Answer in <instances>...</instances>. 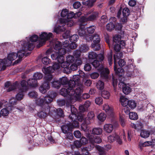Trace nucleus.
<instances>
[{
    "label": "nucleus",
    "instance_id": "a878e982",
    "mask_svg": "<svg viewBox=\"0 0 155 155\" xmlns=\"http://www.w3.org/2000/svg\"><path fill=\"white\" fill-rule=\"evenodd\" d=\"M114 127L113 125L110 124H105L103 127V129L106 133H110L113 130Z\"/></svg>",
    "mask_w": 155,
    "mask_h": 155
},
{
    "label": "nucleus",
    "instance_id": "0eeeda50",
    "mask_svg": "<svg viewBox=\"0 0 155 155\" xmlns=\"http://www.w3.org/2000/svg\"><path fill=\"white\" fill-rule=\"evenodd\" d=\"M134 60L131 59L128 60L129 63L125 67L126 71V76L128 79L133 78L139 74V72L136 66L133 64Z\"/></svg>",
    "mask_w": 155,
    "mask_h": 155
},
{
    "label": "nucleus",
    "instance_id": "5fc2aeb1",
    "mask_svg": "<svg viewBox=\"0 0 155 155\" xmlns=\"http://www.w3.org/2000/svg\"><path fill=\"white\" fill-rule=\"evenodd\" d=\"M87 117L89 120H93L95 118V115L93 111L89 112L87 114Z\"/></svg>",
    "mask_w": 155,
    "mask_h": 155
},
{
    "label": "nucleus",
    "instance_id": "b1692460",
    "mask_svg": "<svg viewBox=\"0 0 155 155\" xmlns=\"http://www.w3.org/2000/svg\"><path fill=\"white\" fill-rule=\"evenodd\" d=\"M80 23L81 22H79V21H78V25H79V29L78 30V34L79 36L83 37V38H85L86 39V38H87L88 36V35H85L84 30L85 27L84 26V25H80Z\"/></svg>",
    "mask_w": 155,
    "mask_h": 155
},
{
    "label": "nucleus",
    "instance_id": "412c9836",
    "mask_svg": "<svg viewBox=\"0 0 155 155\" xmlns=\"http://www.w3.org/2000/svg\"><path fill=\"white\" fill-rule=\"evenodd\" d=\"M115 27L116 29L118 30H120L122 27V26L121 24L119 23H117L116 24V25L113 23L110 22L109 23L107 24L106 25V29L107 30L109 31H111Z\"/></svg>",
    "mask_w": 155,
    "mask_h": 155
},
{
    "label": "nucleus",
    "instance_id": "0e129e2a",
    "mask_svg": "<svg viewBox=\"0 0 155 155\" xmlns=\"http://www.w3.org/2000/svg\"><path fill=\"white\" fill-rule=\"evenodd\" d=\"M58 104L60 106H62L65 105L66 101L64 99H59L57 101Z\"/></svg>",
    "mask_w": 155,
    "mask_h": 155
},
{
    "label": "nucleus",
    "instance_id": "7c9ffc66",
    "mask_svg": "<svg viewBox=\"0 0 155 155\" xmlns=\"http://www.w3.org/2000/svg\"><path fill=\"white\" fill-rule=\"evenodd\" d=\"M103 132V130L102 128L100 127H95L93 128L92 130V135H100Z\"/></svg>",
    "mask_w": 155,
    "mask_h": 155
},
{
    "label": "nucleus",
    "instance_id": "f257e3e1",
    "mask_svg": "<svg viewBox=\"0 0 155 155\" xmlns=\"http://www.w3.org/2000/svg\"><path fill=\"white\" fill-rule=\"evenodd\" d=\"M61 50V55L59 56L57 53L53 54L51 55L52 59L57 60L58 63H54L52 66H49L47 68H44L42 69L43 72L45 74V79L44 82L39 87V90L43 94L45 93L47 90L49 89L50 82L52 78L51 74L55 70L59 69L61 66L62 68H64V72L68 73L70 72V70L68 68L69 64L66 61H65L64 55L65 54V51L63 49H62Z\"/></svg>",
    "mask_w": 155,
    "mask_h": 155
},
{
    "label": "nucleus",
    "instance_id": "393cba45",
    "mask_svg": "<svg viewBox=\"0 0 155 155\" xmlns=\"http://www.w3.org/2000/svg\"><path fill=\"white\" fill-rule=\"evenodd\" d=\"M82 63V61L81 59L75 60L74 63L70 66V69L73 71L76 70L78 69V66L81 65Z\"/></svg>",
    "mask_w": 155,
    "mask_h": 155
},
{
    "label": "nucleus",
    "instance_id": "f03ea898",
    "mask_svg": "<svg viewBox=\"0 0 155 155\" xmlns=\"http://www.w3.org/2000/svg\"><path fill=\"white\" fill-rule=\"evenodd\" d=\"M78 74L73 76L72 80H70L68 83V87L62 88L60 91V94L63 96H67L68 98L75 101L79 98L83 92V86L82 85L75 87L80 80Z\"/></svg>",
    "mask_w": 155,
    "mask_h": 155
},
{
    "label": "nucleus",
    "instance_id": "9d476101",
    "mask_svg": "<svg viewBox=\"0 0 155 155\" xmlns=\"http://www.w3.org/2000/svg\"><path fill=\"white\" fill-rule=\"evenodd\" d=\"M38 39V36L34 35L29 38H26L25 40L21 41H25V44H23L24 48H26V51H27L28 50L31 51L33 49L35 46L32 42L36 41Z\"/></svg>",
    "mask_w": 155,
    "mask_h": 155
},
{
    "label": "nucleus",
    "instance_id": "39448f33",
    "mask_svg": "<svg viewBox=\"0 0 155 155\" xmlns=\"http://www.w3.org/2000/svg\"><path fill=\"white\" fill-rule=\"evenodd\" d=\"M79 124L77 121H72L71 120L69 122L66 123L61 127L62 132L65 134V138L71 141L73 137L72 133L73 129L76 127H79Z\"/></svg>",
    "mask_w": 155,
    "mask_h": 155
},
{
    "label": "nucleus",
    "instance_id": "4d7b16f0",
    "mask_svg": "<svg viewBox=\"0 0 155 155\" xmlns=\"http://www.w3.org/2000/svg\"><path fill=\"white\" fill-rule=\"evenodd\" d=\"M95 103L98 105H100L103 103V100L101 97H96L95 99Z\"/></svg>",
    "mask_w": 155,
    "mask_h": 155
},
{
    "label": "nucleus",
    "instance_id": "5701e85b",
    "mask_svg": "<svg viewBox=\"0 0 155 155\" xmlns=\"http://www.w3.org/2000/svg\"><path fill=\"white\" fill-rule=\"evenodd\" d=\"M103 109L106 112H109L111 117H115V113L114 112L113 109L110 107L107 104H104L103 105Z\"/></svg>",
    "mask_w": 155,
    "mask_h": 155
},
{
    "label": "nucleus",
    "instance_id": "ea45409f",
    "mask_svg": "<svg viewBox=\"0 0 155 155\" xmlns=\"http://www.w3.org/2000/svg\"><path fill=\"white\" fill-rule=\"evenodd\" d=\"M131 109H134L136 106V103L133 100H129L128 103L127 105Z\"/></svg>",
    "mask_w": 155,
    "mask_h": 155
},
{
    "label": "nucleus",
    "instance_id": "bb28decb",
    "mask_svg": "<svg viewBox=\"0 0 155 155\" xmlns=\"http://www.w3.org/2000/svg\"><path fill=\"white\" fill-rule=\"evenodd\" d=\"M91 124L90 121L89 120H84L81 125V129L85 132L87 131L89 129L88 125Z\"/></svg>",
    "mask_w": 155,
    "mask_h": 155
},
{
    "label": "nucleus",
    "instance_id": "3c124183",
    "mask_svg": "<svg viewBox=\"0 0 155 155\" xmlns=\"http://www.w3.org/2000/svg\"><path fill=\"white\" fill-rule=\"evenodd\" d=\"M74 60V57L72 55H68L66 57V61L67 62L70 63H73Z\"/></svg>",
    "mask_w": 155,
    "mask_h": 155
},
{
    "label": "nucleus",
    "instance_id": "6e6d98bb",
    "mask_svg": "<svg viewBox=\"0 0 155 155\" xmlns=\"http://www.w3.org/2000/svg\"><path fill=\"white\" fill-rule=\"evenodd\" d=\"M97 54L94 52L92 51L89 53L88 57L90 59H94L97 58Z\"/></svg>",
    "mask_w": 155,
    "mask_h": 155
},
{
    "label": "nucleus",
    "instance_id": "f3484780",
    "mask_svg": "<svg viewBox=\"0 0 155 155\" xmlns=\"http://www.w3.org/2000/svg\"><path fill=\"white\" fill-rule=\"evenodd\" d=\"M107 140L110 143H112L115 141L119 144L122 143V140L120 136L116 133L112 134L107 137Z\"/></svg>",
    "mask_w": 155,
    "mask_h": 155
},
{
    "label": "nucleus",
    "instance_id": "338daca9",
    "mask_svg": "<svg viewBox=\"0 0 155 155\" xmlns=\"http://www.w3.org/2000/svg\"><path fill=\"white\" fill-rule=\"evenodd\" d=\"M74 136L77 138H80L81 136V134L79 130H76L74 131Z\"/></svg>",
    "mask_w": 155,
    "mask_h": 155
},
{
    "label": "nucleus",
    "instance_id": "c756f323",
    "mask_svg": "<svg viewBox=\"0 0 155 155\" xmlns=\"http://www.w3.org/2000/svg\"><path fill=\"white\" fill-rule=\"evenodd\" d=\"M53 113L51 112L52 114H57V116L60 117H63L64 116V114L63 113V111L62 109L60 108L58 109H57L55 108L53 110Z\"/></svg>",
    "mask_w": 155,
    "mask_h": 155
},
{
    "label": "nucleus",
    "instance_id": "4468645a",
    "mask_svg": "<svg viewBox=\"0 0 155 155\" xmlns=\"http://www.w3.org/2000/svg\"><path fill=\"white\" fill-rule=\"evenodd\" d=\"M21 85L23 89V91H27L28 89V86L34 87L38 86L37 81L36 79L31 78L29 79L27 82L22 80L21 82Z\"/></svg>",
    "mask_w": 155,
    "mask_h": 155
},
{
    "label": "nucleus",
    "instance_id": "72a5a7b5",
    "mask_svg": "<svg viewBox=\"0 0 155 155\" xmlns=\"http://www.w3.org/2000/svg\"><path fill=\"white\" fill-rule=\"evenodd\" d=\"M123 87V91L124 94L127 95L130 92L131 89L130 87L125 84Z\"/></svg>",
    "mask_w": 155,
    "mask_h": 155
},
{
    "label": "nucleus",
    "instance_id": "a18cd8bd",
    "mask_svg": "<svg viewBox=\"0 0 155 155\" xmlns=\"http://www.w3.org/2000/svg\"><path fill=\"white\" fill-rule=\"evenodd\" d=\"M79 76V78L81 77L83 78V81H84V80H86L88 78L87 76L86 75L85 73L82 71H78Z\"/></svg>",
    "mask_w": 155,
    "mask_h": 155
},
{
    "label": "nucleus",
    "instance_id": "2f4dec72",
    "mask_svg": "<svg viewBox=\"0 0 155 155\" xmlns=\"http://www.w3.org/2000/svg\"><path fill=\"white\" fill-rule=\"evenodd\" d=\"M35 101L36 103L37 104L41 106V108H42V107L43 106H44L45 107V103L44 97L43 98H38L37 97L35 99Z\"/></svg>",
    "mask_w": 155,
    "mask_h": 155
},
{
    "label": "nucleus",
    "instance_id": "aec40b11",
    "mask_svg": "<svg viewBox=\"0 0 155 155\" xmlns=\"http://www.w3.org/2000/svg\"><path fill=\"white\" fill-rule=\"evenodd\" d=\"M57 95L55 92L52 91L49 93L48 92V95L44 97V99L45 104V105L47 104L49 106L48 104L51 103L53 100V98H54Z\"/></svg>",
    "mask_w": 155,
    "mask_h": 155
},
{
    "label": "nucleus",
    "instance_id": "de8ad7c7",
    "mask_svg": "<svg viewBox=\"0 0 155 155\" xmlns=\"http://www.w3.org/2000/svg\"><path fill=\"white\" fill-rule=\"evenodd\" d=\"M81 52L79 50L75 51L74 52V55L76 58L75 60L79 59H81L80 58Z\"/></svg>",
    "mask_w": 155,
    "mask_h": 155
},
{
    "label": "nucleus",
    "instance_id": "423d86ee",
    "mask_svg": "<svg viewBox=\"0 0 155 155\" xmlns=\"http://www.w3.org/2000/svg\"><path fill=\"white\" fill-rule=\"evenodd\" d=\"M72 18L62 19L60 18L57 21L54 27V31L57 34L64 31L65 28L64 26L66 25L68 27H71L74 25V22Z\"/></svg>",
    "mask_w": 155,
    "mask_h": 155
},
{
    "label": "nucleus",
    "instance_id": "58836bf2",
    "mask_svg": "<svg viewBox=\"0 0 155 155\" xmlns=\"http://www.w3.org/2000/svg\"><path fill=\"white\" fill-rule=\"evenodd\" d=\"M129 117L130 119L133 120H137L138 118V116L137 113L133 112L129 113Z\"/></svg>",
    "mask_w": 155,
    "mask_h": 155
},
{
    "label": "nucleus",
    "instance_id": "f704fd0d",
    "mask_svg": "<svg viewBox=\"0 0 155 155\" xmlns=\"http://www.w3.org/2000/svg\"><path fill=\"white\" fill-rule=\"evenodd\" d=\"M96 148L99 151V155H106L104 147H103L99 145H97L96 146Z\"/></svg>",
    "mask_w": 155,
    "mask_h": 155
},
{
    "label": "nucleus",
    "instance_id": "6ab92c4d",
    "mask_svg": "<svg viewBox=\"0 0 155 155\" xmlns=\"http://www.w3.org/2000/svg\"><path fill=\"white\" fill-rule=\"evenodd\" d=\"M98 71L100 72L101 77L106 79H108V74L109 73V71L108 68H104L101 65L98 69Z\"/></svg>",
    "mask_w": 155,
    "mask_h": 155
},
{
    "label": "nucleus",
    "instance_id": "e433bc0d",
    "mask_svg": "<svg viewBox=\"0 0 155 155\" xmlns=\"http://www.w3.org/2000/svg\"><path fill=\"white\" fill-rule=\"evenodd\" d=\"M121 38V36L120 35H115L113 38V44L119 43Z\"/></svg>",
    "mask_w": 155,
    "mask_h": 155
},
{
    "label": "nucleus",
    "instance_id": "a211bd4d",
    "mask_svg": "<svg viewBox=\"0 0 155 155\" xmlns=\"http://www.w3.org/2000/svg\"><path fill=\"white\" fill-rule=\"evenodd\" d=\"M87 137L88 139L89 143L91 144L94 145L95 143H100L102 142V139L100 137L94 136L90 133L87 134Z\"/></svg>",
    "mask_w": 155,
    "mask_h": 155
},
{
    "label": "nucleus",
    "instance_id": "2eb2a0df",
    "mask_svg": "<svg viewBox=\"0 0 155 155\" xmlns=\"http://www.w3.org/2000/svg\"><path fill=\"white\" fill-rule=\"evenodd\" d=\"M17 101L14 98H11L9 101V103L11 105L8 106L7 108H4L2 109L1 111V114L3 116H7L10 111L14 110V107L13 106L16 104Z\"/></svg>",
    "mask_w": 155,
    "mask_h": 155
},
{
    "label": "nucleus",
    "instance_id": "bf43d9fd",
    "mask_svg": "<svg viewBox=\"0 0 155 155\" xmlns=\"http://www.w3.org/2000/svg\"><path fill=\"white\" fill-rule=\"evenodd\" d=\"M42 74L39 72H37L34 74L33 75V78L36 79V80L37 79H40L42 77Z\"/></svg>",
    "mask_w": 155,
    "mask_h": 155
},
{
    "label": "nucleus",
    "instance_id": "4c0bfd02",
    "mask_svg": "<svg viewBox=\"0 0 155 155\" xmlns=\"http://www.w3.org/2000/svg\"><path fill=\"white\" fill-rule=\"evenodd\" d=\"M101 96L105 99H108L110 96V94L109 92L106 90H104L101 92Z\"/></svg>",
    "mask_w": 155,
    "mask_h": 155
},
{
    "label": "nucleus",
    "instance_id": "4be33fe9",
    "mask_svg": "<svg viewBox=\"0 0 155 155\" xmlns=\"http://www.w3.org/2000/svg\"><path fill=\"white\" fill-rule=\"evenodd\" d=\"M73 12L69 13L68 10L67 9H63L61 13V16L63 19L72 18L73 17Z\"/></svg>",
    "mask_w": 155,
    "mask_h": 155
},
{
    "label": "nucleus",
    "instance_id": "dca6fc26",
    "mask_svg": "<svg viewBox=\"0 0 155 155\" xmlns=\"http://www.w3.org/2000/svg\"><path fill=\"white\" fill-rule=\"evenodd\" d=\"M45 107L44 106L42 107V108H41V111L37 114L38 116L40 118H44L47 116L48 114H49L52 116L51 111L52 110L47 104L45 105Z\"/></svg>",
    "mask_w": 155,
    "mask_h": 155
},
{
    "label": "nucleus",
    "instance_id": "20e7f679",
    "mask_svg": "<svg viewBox=\"0 0 155 155\" xmlns=\"http://www.w3.org/2000/svg\"><path fill=\"white\" fill-rule=\"evenodd\" d=\"M24 41H20L19 43V46H21V49L19 50L17 53L13 52H11L8 55L7 58L4 59L3 60V65L2 66V70H5L6 66H10L12 63V61L15 60L18 57V59L14 61L13 65H15L19 63L22 60V58L24 56L27 52L26 48H24L23 44H25Z\"/></svg>",
    "mask_w": 155,
    "mask_h": 155
},
{
    "label": "nucleus",
    "instance_id": "774afa93",
    "mask_svg": "<svg viewBox=\"0 0 155 155\" xmlns=\"http://www.w3.org/2000/svg\"><path fill=\"white\" fill-rule=\"evenodd\" d=\"M143 127V124L140 122H138L136 123V129L140 130Z\"/></svg>",
    "mask_w": 155,
    "mask_h": 155
},
{
    "label": "nucleus",
    "instance_id": "c85d7f7f",
    "mask_svg": "<svg viewBox=\"0 0 155 155\" xmlns=\"http://www.w3.org/2000/svg\"><path fill=\"white\" fill-rule=\"evenodd\" d=\"M129 101L128 99L124 96H121L120 97V101L123 106L127 107Z\"/></svg>",
    "mask_w": 155,
    "mask_h": 155
},
{
    "label": "nucleus",
    "instance_id": "473e14b6",
    "mask_svg": "<svg viewBox=\"0 0 155 155\" xmlns=\"http://www.w3.org/2000/svg\"><path fill=\"white\" fill-rule=\"evenodd\" d=\"M150 134L149 131L146 130H143L141 131L140 136L141 137L146 138L148 137Z\"/></svg>",
    "mask_w": 155,
    "mask_h": 155
},
{
    "label": "nucleus",
    "instance_id": "1a4fd4ad",
    "mask_svg": "<svg viewBox=\"0 0 155 155\" xmlns=\"http://www.w3.org/2000/svg\"><path fill=\"white\" fill-rule=\"evenodd\" d=\"M67 97V103L65 109L67 110H70L71 112V114L69 115V118L72 121H77L76 116L77 114V110L74 107L73 105L68 104V103H72L75 102L79 98L75 101H73L71 100L68 98V97L67 96H64Z\"/></svg>",
    "mask_w": 155,
    "mask_h": 155
},
{
    "label": "nucleus",
    "instance_id": "7ed1b4c3",
    "mask_svg": "<svg viewBox=\"0 0 155 155\" xmlns=\"http://www.w3.org/2000/svg\"><path fill=\"white\" fill-rule=\"evenodd\" d=\"M39 41L37 45L38 47H40L42 46L47 40H49L50 45L51 46H53L54 49L56 50H58V51L55 52L54 54H58L59 56L61 55L62 50H64L66 53V50L65 48H62V44L57 39L53 40V35L51 33H47L45 32H42L39 35Z\"/></svg>",
    "mask_w": 155,
    "mask_h": 155
},
{
    "label": "nucleus",
    "instance_id": "cd10ccee",
    "mask_svg": "<svg viewBox=\"0 0 155 155\" xmlns=\"http://www.w3.org/2000/svg\"><path fill=\"white\" fill-rule=\"evenodd\" d=\"M59 82L60 83V85H63L64 86L67 85L68 87H66V88L68 87V79L65 77H63L61 78H60L58 80Z\"/></svg>",
    "mask_w": 155,
    "mask_h": 155
},
{
    "label": "nucleus",
    "instance_id": "ddd939ff",
    "mask_svg": "<svg viewBox=\"0 0 155 155\" xmlns=\"http://www.w3.org/2000/svg\"><path fill=\"white\" fill-rule=\"evenodd\" d=\"M17 89H18V91L19 92V93L17 94L15 96V98L16 99H15L16 101V100L18 101H20L21 100L22 98L24 96L23 92H25V91H23V89L21 87L20 88H19L18 84V83L17 82H15L11 86H10L8 89L7 90V91L8 92H10L13 90H16ZM17 102H16V104Z\"/></svg>",
    "mask_w": 155,
    "mask_h": 155
},
{
    "label": "nucleus",
    "instance_id": "09e8293b",
    "mask_svg": "<svg viewBox=\"0 0 155 155\" xmlns=\"http://www.w3.org/2000/svg\"><path fill=\"white\" fill-rule=\"evenodd\" d=\"M104 84V82L101 81H99L96 84V87L97 89L101 90L103 89Z\"/></svg>",
    "mask_w": 155,
    "mask_h": 155
},
{
    "label": "nucleus",
    "instance_id": "c03bdc74",
    "mask_svg": "<svg viewBox=\"0 0 155 155\" xmlns=\"http://www.w3.org/2000/svg\"><path fill=\"white\" fill-rule=\"evenodd\" d=\"M89 49V47L87 45H81L78 49L81 52H85Z\"/></svg>",
    "mask_w": 155,
    "mask_h": 155
},
{
    "label": "nucleus",
    "instance_id": "c9c22d12",
    "mask_svg": "<svg viewBox=\"0 0 155 155\" xmlns=\"http://www.w3.org/2000/svg\"><path fill=\"white\" fill-rule=\"evenodd\" d=\"M150 141H147L144 143L140 142L139 144V147L142 150V147H145L151 145Z\"/></svg>",
    "mask_w": 155,
    "mask_h": 155
},
{
    "label": "nucleus",
    "instance_id": "6e6552de",
    "mask_svg": "<svg viewBox=\"0 0 155 155\" xmlns=\"http://www.w3.org/2000/svg\"><path fill=\"white\" fill-rule=\"evenodd\" d=\"M114 69L116 75L119 77L118 79L119 80L117 79H115L114 77L112 78V84L113 87L115 88L117 86L118 84V81H119V84H120V83L121 84H124L123 83L124 81L125 80L124 78H122V76L124 74V70L121 68H117V64L116 63V60L115 59V56H114Z\"/></svg>",
    "mask_w": 155,
    "mask_h": 155
},
{
    "label": "nucleus",
    "instance_id": "f8f14e48",
    "mask_svg": "<svg viewBox=\"0 0 155 155\" xmlns=\"http://www.w3.org/2000/svg\"><path fill=\"white\" fill-rule=\"evenodd\" d=\"M86 40L87 41L93 40V43L91 44V47L95 51H97L100 49V46L99 44L100 39L99 35L97 34L93 35H88Z\"/></svg>",
    "mask_w": 155,
    "mask_h": 155
},
{
    "label": "nucleus",
    "instance_id": "8fccbe9b",
    "mask_svg": "<svg viewBox=\"0 0 155 155\" xmlns=\"http://www.w3.org/2000/svg\"><path fill=\"white\" fill-rule=\"evenodd\" d=\"M28 95L30 97L34 98L35 99L37 98L38 96L37 93L34 91L29 92Z\"/></svg>",
    "mask_w": 155,
    "mask_h": 155
},
{
    "label": "nucleus",
    "instance_id": "a19ab883",
    "mask_svg": "<svg viewBox=\"0 0 155 155\" xmlns=\"http://www.w3.org/2000/svg\"><path fill=\"white\" fill-rule=\"evenodd\" d=\"M94 145L93 144H91L87 146L84 147L81 149V150L82 151H84L85 150L88 151H90L92 150L94 147Z\"/></svg>",
    "mask_w": 155,
    "mask_h": 155
},
{
    "label": "nucleus",
    "instance_id": "9b49d317",
    "mask_svg": "<svg viewBox=\"0 0 155 155\" xmlns=\"http://www.w3.org/2000/svg\"><path fill=\"white\" fill-rule=\"evenodd\" d=\"M91 12L89 11L86 14H84V16L81 17L79 19V22H81L80 25H85V22L89 21H93L96 19L98 17V13L97 12H94L91 15L87 17L88 15L91 14Z\"/></svg>",
    "mask_w": 155,
    "mask_h": 155
},
{
    "label": "nucleus",
    "instance_id": "49530a36",
    "mask_svg": "<svg viewBox=\"0 0 155 155\" xmlns=\"http://www.w3.org/2000/svg\"><path fill=\"white\" fill-rule=\"evenodd\" d=\"M52 86L54 88H59L61 86L60 83L58 80H54L51 82Z\"/></svg>",
    "mask_w": 155,
    "mask_h": 155
},
{
    "label": "nucleus",
    "instance_id": "680f3d73",
    "mask_svg": "<svg viewBox=\"0 0 155 155\" xmlns=\"http://www.w3.org/2000/svg\"><path fill=\"white\" fill-rule=\"evenodd\" d=\"M123 15L127 17L129 15V10L127 8H124L122 11Z\"/></svg>",
    "mask_w": 155,
    "mask_h": 155
},
{
    "label": "nucleus",
    "instance_id": "69168bd1",
    "mask_svg": "<svg viewBox=\"0 0 155 155\" xmlns=\"http://www.w3.org/2000/svg\"><path fill=\"white\" fill-rule=\"evenodd\" d=\"M119 44V43H117L113 44L114 49L115 51L117 52L119 51L121 48H122Z\"/></svg>",
    "mask_w": 155,
    "mask_h": 155
},
{
    "label": "nucleus",
    "instance_id": "37998d69",
    "mask_svg": "<svg viewBox=\"0 0 155 155\" xmlns=\"http://www.w3.org/2000/svg\"><path fill=\"white\" fill-rule=\"evenodd\" d=\"M106 117V115L104 113H100L97 116L98 119L101 121L103 122L105 120Z\"/></svg>",
    "mask_w": 155,
    "mask_h": 155
},
{
    "label": "nucleus",
    "instance_id": "052dcab7",
    "mask_svg": "<svg viewBox=\"0 0 155 155\" xmlns=\"http://www.w3.org/2000/svg\"><path fill=\"white\" fill-rule=\"evenodd\" d=\"M80 141L82 145H85L88 143L89 140L85 137H82L80 139Z\"/></svg>",
    "mask_w": 155,
    "mask_h": 155
},
{
    "label": "nucleus",
    "instance_id": "13d9d810",
    "mask_svg": "<svg viewBox=\"0 0 155 155\" xmlns=\"http://www.w3.org/2000/svg\"><path fill=\"white\" fill-rule=\"evenodd\" d=\"M95 29V27L94 26H91L87 28V31L89 34H92L94 32Z\"/></svg>",
    "mask_w": 155,
    "mask_h": 155
},
{
    "label": "nucleus",
    "instance_id": "79ce46f5",
    "mask_svg": "<svg viewBox=\"0 0 155 155\" xmlns=\"http://www.w3.org/2000/svg\"><path fill=\"white\" fill-rule=\"evenodd\" d=\"M93 2L89 0H82V3L85 5L88 6V7H91L93 5Z\"/></svg>",
    "mask_w": 155,
    "mask_h": 155
},
{
    "label": "nucleus",
    "instance_id": "e2e57ef3",
    "mask_svg": "<svg viewBox=\"0 0 155 155\" xmlns=\"http://www.w3.org/2000/svg\"><path fill=\"white\" fill-rule=\"evenodd\" d=\"M42 61L43 64L47 65L50 63V60L47 57H45L42 58Z\"/></svg>",
    "mask_w": 155,
    "mask_h": 155
},
{
    "label": "nucleus",
    "instance_id": "864d4df0",
    "mask_svg": "<svg viewBox=\"0 0 155 155\" xmlns=\"http://www.w3.org/2000/svg\"><path fill=\"white\" fill-rule=\"evenodd\" d=\"M78 39V36L77 35H74L70 37L69 40L71 42H75L77 41Z\"/></svg>",
    "mask_w": 155,
    "mask_h": 155
},
{
    "label": "nucleus",
    "instance_id": "603ef678",
    "mask_svg": "<svg viewBox=\"0 0 155 155\" xmlns=\"http://www.w3.org/2000/svg\"><path fill=\"white\" fill-rule=\"evenodd\" d=\"M112 56L113 54L111 51H110L107 54L108 60L110 65H111L112 64Z\"/></svg>",
    "mask_w": 155,
    "mask_h": 155
}]
</instances>
